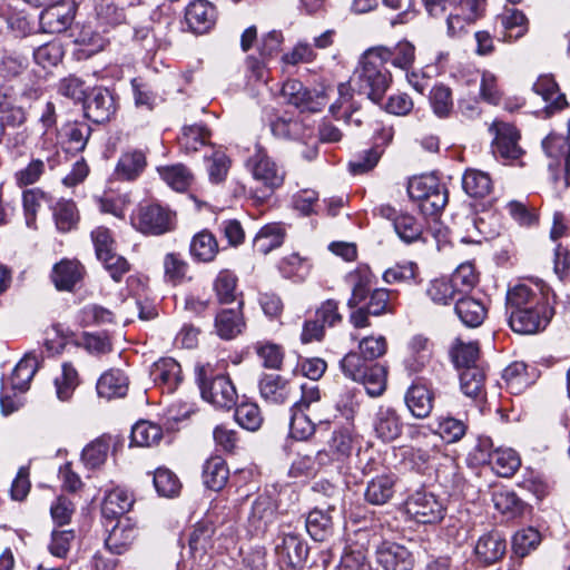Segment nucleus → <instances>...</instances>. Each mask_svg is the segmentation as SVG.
<instances>
[{
	"instance_id": "f257e3e1",
	"label": "nucleus",
	"mask_w": 570,
	"mask_h": 570,
	"mask_svg": "<svg viewBox=\"0 0 570 570\" xmlns=\"http://www.w3.org/2000/svg\"><path fill=\"white\" fill-rule=\"evenodd\" d=\"M389 348L383 335H368L360 340L358 352L351 351L340 362L345 377L361 383L372 397L381 396L387 384V367L375 362L383 357Z\"/></svg>"
},
{
	"instance_id": "f03ea898",
	"label": "nucleus",
	"mask_w": 570,
	"mask_h": 570,
	"mask_svg": "<svg viewBox=\"0 0 570 570\" xmlns=\"http://www.w3.org/2000/svg\"><path fill=\"white\" fill-rule=\"evenodd\" d=\"M391 49L374 47L366 50L355 71L360 92L366 95L372 101L380 102L391 82V73L386 68L390 61Z\"/></svg>"
},
{
	"instance_id": "7ed1b4c3",
	"label": "nucleus",
	"mask_w": 570,
	"mask_h": 570,
	"mask_svg": "<svg viewBox=\"0 0 570 570\" xmlns=\"http://www.w3.org/2000/svg\"><path fill=\"white\" fill-rule=\"evenodd\" d=\"M407 194L425 216L436 215L448 203L446 188L433 175L413 177L409 181Z\"/></svg>"
},
{
	"instance_id": "20e7f679",
	"label": "nucleus",
	"mask_w": 570,
	"mask_h": 570,
	"mask_svg": "<svg viewBox=\"0 0 570 570\" xmlns=\"http://www.w3.org/2000/svg\"><path fill=\"white\" fill-rule=\"evenodd\" d=\"M132 226L145 235L159 236L175 228L176 215L157 203H141L131 216Z\"/></svg>"
},
{
	"instance_id": "39448f33",
	"label": "nucleus",
	"mask_w": 570,
	"mask_h": 570,
	"mask_svg": "<svg viewBox=\"0 0 570 570\" xmlns=\"http://www.w3.org/2000/svg\"><path fill=\"white\" fill-rule=\"evenodd\" d=\"M485 0H456L446 14V33L460 38L483 16Z\"/></svg>"
},
{
	"instance_id": "423d86ee",
	"label": "nucleus",
	"mask_w": 570,
	"mask_h": 570,
	"mask_svg": "<svg viewBox=\"0 0 570 570\" xmlns=\"http://www.w3.org/2000/svg\"><path fill=\"white\" fill-rule=\"evenodd\" d=\"M405 512L414 521L432 524L441 521L445 514L443 502L432 492L415 491L405 501Z\"/></svg>"
},
{
	"instance_id": "0eeeda50",
	"label": "nucleus",
	"mask_w": 570,
	"mask_h": 570,
	"mask_svg": "<svg viewBox=\"0 0 570 570\" xmlns=\"http://www.w3.org/2000/svg\"><path fill=\"white\" fill-rule=\"evenodd\" d=\"M246 168L255 181L269 193L279 188L285 179V171L267 155L266 150L257 147L246 160Z\"/></svg>"
},
{
	"instance_id": "6e6552de",
	"label": "nucleus",
	"mask_w": 570,
	"mask_h": 570,
	"mask_svg": "<svg viewBox=\"0 0 570 570\" xmlns=\"http://www.w3.org/2000/svg\"><path fill=\"white\" fill-rule=\"evenodd\" d=\"M205 366L198 367V381L202 396L218 409L229 410L235 406L237 392L230 379L226 375H217L210 382L204 377Z\"/></svg>"
},
{
	"instance_id": "1a4fd4ad",
	"label": "nucleus",
	"mask_w": 570,
	"mask_h": 570,
	"mask_svg": "<svg viewBox=\"0 0 570 570\" xmlns=\"http://www.w3.org/2000/svg\"><path fill=\"white\" fill-rule=\"evenodd\" d=\"M261 397L271 405H284L297 394L298 385L279 374H263L258 380Z\"/></svg>"
},
{
	"instance_id": "9d476101",
	"label": "nucleus",
	"mask_w": 570,
	"mask_h": 570,
	"mask_svg": "<svg viewBox=\"0 0 570 570\" xmlns=\"http://www.w3.org/2000/svg\"><path fill=\"white\" fill-rule=\"evenodd\" d=\"M284 99L298 108L301 111L317 112L327 104V94L325 90L311 91L296 79L287 80L282 88Z\"/></svg>"
},
{
	"instance_id": "9b49d317",
	"label": "nucleus",
	"mask_w": 570,
	"mask_h": 570,
	"mask_svg": "<svg viewBox=\"0 0 570 570\" xmlns=\"http://www.w3.org/2000/svg\"><path fill=\"white\" fill-rule=\"evenodd\" d=\"M552 311L548 304L529 307L510 313L509 324L519 334H534L546 328Z\"/></svg>"
},
{
	"instance_id": "f8f14e48",
	"label": "nucleus",
	"mask_w": 570,
	"mask_h": 570,
	"mask_svg": "<svg viewBox=\"0 0 570 570\" xmlns=\"http://www.w3.org/2000/svg\"><path fill=\"white\" fill-rule=\"evenodd\" d=\"M490 131L495 135L492 148L497 157L517 160L522 156L523 150L519 146L520 134L513 125L497 120L491 125Z\"/></svg>"
},
{
	"instance_id": "ddd939ff",
	"label": "nucleus",
	"mask_w": 570,
	"mask_h": 570,
	"mask_svg": "<svg viewBox=\"0 0 570 570\" xmlns=\"http://www.w3.org/2000/svg\"><path fill=\"white\" fill-rule=\"evenodd\" d=\"M75 14V2L71 0H60L40 13V29L46 33L63 32L71 26Z\"/></svg>"
},
{
	"instance_id": "4468645a",
	"label": "nucleus",
	"mask_w": 570,
	"mask_h": 570,
	"mask_svg": "<svg viewBox=\"0 0 570 570\" xmlns=\"http://www.w3.org/2000/svg\"><path fill=\"white\" fill-rule=\"evenodd\" d=\"M548 304L547 295L539 284H518L507 293V308L515 312Z\"/></svg>"
},
{
	"instance_id": "2eb2a0df",
	"label": "nucleus",
	"mask_w": 570,
	"mask_h": 570,
	"mask_svg": "<svg viewBox=\"0 0 570 570\" xmlns=\"http://www.w3.org/2000/svg\"><path fill=\"white\" fill-rule=\"evenodd\" d=\"M328 451L316 453L320 465H326L332 461H343L348 458L354 449V435L348 428L335 430L327 442Z\"/></svg>"
},
{
	"instance_id": "dca6fc26",
	"label": "nucleus",
	"mask_w": 570,
	"mask_h": 570,
	"mask_svg": "<svg viewBox=\"0 0 570 570\" xmlns=\"http://www.w3.org/2000/svg\"><path fill=\"white\" fill-rule=\"evenodd\" d=\"M136 4L137 0H100L96 6L97 21L107 31L126 22L128 10Z\"/></svg>"
},
{
	"instance_id": "f3484780",
	"label": "nucleus",
	"mask_w": 570,
	"mask_h": 570,
	"mask_svg": "<svg viewBox=\"0 0 570 570\" xmlns=\"http://www.w3.org/2000/svg\"><path fill=\"white\" fill-rule=\"evenodd\" d=\"M376 561L385 570H412L414 559L402 544L384 541L376 549Z\"/></svg>"
},
{
	"instance_id": "a211bd4d",
	"label": "nucleus",
	"mask_w": 570,
	"mask_h": 570,
	"mask_svg": "<svg viewBox=\"0 0 570 570\" xmlns=\"http://www.w3.org/2000/svg\"><path fill=\"white\" fill-rule=\"evenodd\" d=\"M116 112V101L108 89L97 88L86 100L85 115L96 124L109 121Z\"/></svg>"
},
{
	"instance_id": "6ab92c4d",
	"label": "nucleus",
	"mask_w": 570,
	"mask_h": 570,
	"mask_svg": "<svg viewBox=\"0 0 570 570\" xmlns=\"http://www.w3.org/2000/svg\"><path fill=\"white\" fill-rule=\"evenodd\" d=\"M150 376L163 393L171 394L183 381L181 367L171 357H163L153 364Z\"/></svg>"
},
{
	"instance_id": "aec40b11",
	"label": "nucleus",
	"mask_w": 570,
	"mask_h": 570,
	"mask_svg": "<svg viewBox=\"0 0 570 570\" xmlns=\"http://www.w3.org/2000/svg\"><path fill=\"white\" fill-rule=\"evenodd\" d=\"M375 435L383 442H392L401 436L403 422L395 409L381 405L373 417Z\"/></svg>"
},
{
	"instance_id": "412c9836",
	"label": "nucleus",
	"mask_w": 570,
	"mask_h": 570,
	"mask_svg": "<svg viewBox=\"0 0 570 570\" xmlns=\"http://www.w3.org/2000/svg\"><path fill=\"white\" fill-rule=\"evenodd\" d=\"M185 20L193 32L203 35L215 24V7L207 0H194L185 9Z\"/></svg>"
},
{
	"instance_id": "4be33fe9",
	"label": "nucleus",
	"mask_w": 570,
	"mask_h": 570,
	"mask_svg": "<svg viewBox=\"0 0 570 570\" xmlns=\"http://www.w3.org/2000/svg\"><path fill=\"white\" fill-rule=\"evenodd\" d=\"M86 274L83 265L78 259H61L51 271V281L59 291H72Z\"/></svg>"
},
{
	"instance_id": "5701e85b",
	"label": "nucleus",
	"mask_w": 570,
	"mask_h": 570,
	"mask_svg": "<svg viewBox=\"0 0 570 570\" xmlns=\"http://www.w3.org/2000/svg\"><path fill=\"white\" fill-rule=\"evenodd\" d=\"M495 29L504 41L518 40L528 31V19L522 11L507 8L497 17Z\"/></svg>"
},
{
	"instance_id": "b1692460",
	"label": "nucleus",
	"mask_w": 570,
	"mask_h": 570,
	"mask_svg": "<svg viewBox=\"0 0 570 570\" xmlns=\"http://www.w3.org/2000/svg\"><path fill=\"white\" fill-rule=\"evenodd\" d=\"M147 166L146 153L139 149L128 150L119 157L114 176L117 180H136Z\"/></svg>"
},
{
	"instance_id": "393cba45",
	"label": "nucleus",
	"mask_w": 570,
	"mask_h": 570,
	"mask_svg": "<svg viewBox=\"0 0 570 570\" xmlns=\"http://www.w3.org/2000/svg\"><path fill=\"white\" fill-rule=\"evenodd\" d=\"M405 404L416 419L428 417L434 405V393L424 384L414 383L405 393Z\"/></svg>"
},
{
	"instance_id": "a878e982",
	"label": "nucleus",
	"mask_w": 570,
	"mask_h": 570,
	"mask_svg": "<svg viewBox=\"0 0 570 570\" xmlns=\"http://www.w3.org/2000/svg\"><path fill=\"white\" fill-rule=\"evenodd\" d=\"M137 534L138 529L130 521V519H120L109 531V534L105 541L106 548L111 553L121 554L134 543Z\"/></svg>"
},
{
	"instance_id": "bb28decb",
	"label": "nucleus",
	"mask_w": 570,
	"mask_h": 570,
	"mask_svg": "<svg viewBox=\"0 0 570 570\" xmlns=\"http://www.w3.org/2000/svg\"><path fill=\"white\" fill-rule=\"evenodd\" d=\"M39 366V360L36 354H27L13 368L10 377L2 384V389L8 386L18 392H24L35 376Z\"/></svg>"
},
{
	"instance_id": "cd10ccee",
	"label": "nucleus",
	"mask_w": 570,
	"mask_h": 570,
	"mask_svg": "<svg viewBox=\"0 0 570 570\" xmlns=\"http://www.w3.org/2000/svg\"><path fill=\"white\" fill-rule=\"evenodd\" d=\"M505 539L498 531L484 533L474 547L478 559L487 564L499 561L505 554Z\"/></svg>"
},
{
	"instance_id": "c85d7f7f",
	"label": "nucleus",
	"mask_w": 570,
	"mask_h": 570,
	"mask_svg": "<svg viewBox=\"0 0 570 570\" xmlns=\"http://www.w3.org/2000/svg\"><path fill=\"white\" fill-rule=\"evenodd\" d=\"M352 294L347 299V307L354 308L365 302L373 284V275L367 266H358L347 275Z\"/></svg>"
},
{
	"instance_id": "c756f323",
	"label": "nucleus",
	"mask_w": 570,
	"mask_h": 570,
	"mask_svg": "<svg viewBox=\"0 0 570 570\" xmlns=\"http://www.w3.org/2000/svg\"><path fill=\"white\" fill-rule=\"evenodd\" d=\"M97 393L107 400L124 397L129 389L128 376L120 370L105 372L97 382Z\"/></svg>"
},
{
	"instance_id": "7c9ffc66",
	"label": "nucleus",
	"mask_w": 570,
	"mask_h": 570,
	"mask_svg": "<svg viewBox=\"0 0 570 570\" xmlns=\"http://www.w3.org/2000/svg\"><path fill=\"white\" fill-rule=\"evenodd\" d=\"M396 476L393 474H381L373 478L365 489L364 498L373 505L387 503L395 493Z\"/></svg>"
},
{
	"instance_id": "2f4dec72",
	"label": "nucleus",
	"mask_w": 570,
	"mask_h": 570,
	"mask_svg": "<svg viewBox=\"0 0 570 570\" xmlns=\"http://www.w3.org/2000/svg\"><path fill=\"white\" fill-rule=\"evenodd\" d=\"M275 517L276 504L274 500L269 495L262 494L253 502L248 522L255 533H263L268 524L275 520Z\"/></svg>"
},
{
	"instance_id": "473e14b6",
	"label": "nucleus",
	"mask_w": 570,
	"mask_h": 570,
	"mask_svg": "<svg viewBox=\"0 0 570 570\" xmlns=\"http://www.w3.org/2000/svg\"><path fill=\"white\" fill-rule=\"evenodd\" d=\"M454 311L460 321L468 327L480 326L488 314V308L483 302L471 296L459 298Z\"/></svg>"
},
{
	"instance_id": "72a5a7b5",
	"label": "nucleus",
	"mask_w": 570,
	"mask_h": 570,
	"mask_svg": "<svg viewBox=\"0 0 570 570\" xmlns=\"http://www.w3.org/2000/svg\"><path fill=\"white\" fill-rule=\"evenodd\" d=\"M279 558L291 567L302 566L307 556V544L296 534H284L282 543L276 547Z\"/></svg>"
},
{
	"instance_id": "f704fd0d",
	"label": "nucleus",
	"mask_w": 570,
	"mask_h": 570,
	"mask_svg": "<svg viewBox=\"0 0 570 570\" xmlns=\"http://www.w3.org/2000/svg\"><path fill=\"white\" fill-rule=\"evenodd\" d=\"M286 236V227L283 223H269L264 225L256 234L254 248L256 252L266 255L279 247Z\"/></svg>"
},
{
	"instance_id": "c9c22d12",
	"label": "nucleus",
	"mask_w": 570,
	"mask_h": 570,
	"mask_svg": "<svg viewBox=\"0 0 570 570\" xmlns=\"http://www.w3.org/2000/svg\"><path fill=\"white\" fill-rule=\"evenodd\" d=\"M533 90L542 97L549 111L561 110L567 106L566 97L560 92L559 86L552 76H540L533 85Z\"/></svg>"
},
{
	"instance_id": "e433bc0d",
	"label": "nucleus",
	"mask_w": 570,
	"mask_h": 570,
	"mask_svg": "<svg viewBox=\"0 0 570 570\" xmlns=\"http://www.w3.org/2000/svg\"><path fill=\"white\" fill-rule=\"evenodd\" d=\"M210 139V131L203 124L184 126L177 142L181 151L193 154L198 151L203 146L207 145Z\"/></svg>"
},
{
	"instance_id": "4c0bfd02",
	"label": "nucleus",
	"mask_w": 570,
	"mask_h": 570,
	"mask_svg": "<svg viewBox=\"0 0 570 570\" xmlns=\"http://www.w3.org/2000/svg\"><path fill=\"white\" fill-rule=\"evenodd\" d=\"M189 252L191 257L198 262H213L219 252L216 236L207 229L197 233L191 238Z\"/></svg>"
},
{
	"instance_id": "58836bf2",
	"label": "nucleus",
	"mask_w": 570,
	"mask_h": 570,
	"mask_svg": "<svg viewBox=\"0 0 570 570\" xmlns=\"http://www.w3.org/2000/svg\"><path fill=\"white\" fill-rule=\"evenodd\" d=\"M91 126L85 120L69 121L62 127V136L69 151H82L91 136Z\"/></svg>"
},
{
	"instance_id": "ea45409f",
	"label": "nucleus",
	"mask_w": 570,
	"mask_h": 570,
	"mask_svg": "<svg viewBox=\"0 0 570 570\" xmlns=\"http://www.w3.org/2000/svg\"><path fill=\"white\" fill-rule=\"evenodd\" d=\"M229 476V470L222 456H210L204 464L203 481L204 484L214 491L222 490Z\"/></svg>"
},
{
	"instance_id": "a19ab883",
	"label": "nucleus",
	"mask_w": 570,
	"mask_h": 570,
	"mask_svg": "<svg viewBox=\"0 0 570 570\" xmlns=\"http://www.w3.org/2000/svg\"><path fill=\"white\" fill-rule=\"evenodd\" d=\"M432 431L445 443L452 444L459 442L466 434L468 424L451 415H439L435 417V428Z\"/></svg>"
},
{
	"instance_id": "79ce46f5",
	"label": "nucleus",
	"mask_w": 570,
	"mask_h": 570,
	"mask_svg": "<svg viewBox=\"0 0 570 570\" xmlns=\"http://www.w3.org/2000/svg\"><path fill=\"white\" fill-rule=\"evenodd\" d=\"M134 504L131 494L124 489H114L105 497L101 513L107 519H115L127 513Z\"/></svg>"
},
{
	"instance_id": "37998d69",
	"label": "nucleus",
	"mask_w": 570,
	"mask_h": 570,
	"mask_svg": "<svg viewBox=\"0 0 570 570\" xmlns=\"http://www.w3.org/2000/svg\"><path fill=\"white\" fill-rule=\"evenodd\" d=\"M334 510L313 509L306 518V530L315 541H323L331 533L333 528V518L331 513Z\"/></svg>"
},
{
	"instance_id": "c03bdc74",
	"label": "nucleus",
	"mask_w": 570,
	"mask_h": 570,
	"mask_svg": "<svg viewBox=\"0 0 570 570\" xmlns=\"http://www.w3.org/2000/svg\"><path fill=\"white\" fill-rule=\"evenodd\" d=\"M489 464L499 476L510 478L520 468L521 459L517 451L511 448H497Z\"/></svg>"
},
{
	"instance_id": "a18cd8bd",
	"label": "nucleus",
	"mask_w": 570,
	"mask_h": 570,
	"mask_svg": "<svg viewBox=\"0 0 570 570\" xmlns=\"http://www.w3.org/2000/svg\"><path fill=\"white\" fill-rule=\"evenodd\" d=\"M464 191L474 198H483L492 190V179L489 174L478 169H466L462 177Z\"/></svg>"
},
{
	"instance_id": "49530a36",
	"label": "nucleus",
	"mask_w": 570,
	"mask_h": 570,
	"mask_svg": "<svg viewBox=\"0 0 570 570\" xmlns=\"http://www.w3.org/2000/svg\"><path fill=\"white\" fill-rule=\"evenodd\" d=\"M215 327L222 338L230 340L242 332L244 322L238 311L223 309L216 316Z\"/></svg>"
},
{
	"instance_id": "de8ad7c7",
	"label": "nucleus",
	"mask_w": 570,
	"mask_h": 570,
	"mask_svg": "<svg viewBox=\"0 0 570 570\" xmlns=\"http://www.w3.org/2000/svg\"><path fill=\"white\" fill-rule=\"evenodd\" d=\"M494 508L510 518L521 515L524 511V502L511 490L500 489L493 492Z\"/></svg>"
},
{
	"instance_id": "09e8293b",
	"label": "nucleus",
	"mask_w": 570,
	"mask_h": 570,
	"mask_svg": "<svg viewBox=\"0 0 570 570\" xmlns=\"http://www.w3.org/2000/svg\"><path fill=\"white\" fill-rule=\"evenodd\" d=\"M158 173L161 179L177 191L186 190L193 181L190 170L181 164L159 167Z\"/></svg>"
},
{
	"instance_id": "8fccbe9b",
	"label": "nucleus",
	"mask_w": 570,
	"mask_h": 570,
	"mask_svg": "<svg viewBox=\"0 0 570 570\" xmlns=\"http://www.w3.org/2000/svg\"><path fill=\"white\" fill-rule=\"evenodd\" d=\"M53 218L60 232H69L79 220L78 209L72 200L60 199L52 207Z\"/></svg>"
},
{
	"instance_id": "3c124183",
	"label": "nucleus",
	"mask_w": 570,
	"mask_h": 570,
	"mask_svg": "<svg viewBox=\"0 0 570 570\" xmlns=\"http://www.w3.org/2000/svg\"><path fill=\"white\" fill-rule=\"evenodd\" d=\"M395 293L386 288H375L370 292L367 303L364 305L372 316H382L394 313Z\"/></svg>"
},
{
	"instance_id": "603ef678",
	"label": "nucleus",
	"mask_w": 570,
	"mask_h": 570,
	"mask_svg": "<svg viewBox=\"0 0 570 570\" xmlns=\"http://www.w3.org/2000/svg\"><path fill=\"white\" fill-rule=\"evenodd\" d=\"M161 438V428L150 421H139L131 429V443L137 446L155 445Z\"/></svg>"
},
{
	"instance_id": "864d4df0",
	"label": "nucleus",
	"mask_w": 570,
	"mask_h": 570,
	"mask_svg": "<svg viewBox=\"0 0 570 570\" xmlns=\"http://www.w3.org/2000/svg\"><path fill=\"white\" fill-rule=\"evenodd\" d=\"M480 347L476 342H463L456 338L451 348V357L456 367L468 368V366H476Z\"/></svg>"
},
{
	"instance_id": "5fc2aeb1",
	"label": "nucleus",
	"mask_w": 570,
	"mask_h": 570,
	"mask_svg": "<svg viewBox=\"0 0 570 570\" xmlns=\"http://www.w3.org/2000/svg\"><path fill=\"white\" fill-rule=\"evenodd\" d=\"M485 375L479 366H468L460 374V384L462 392L472 399H478L483 394Z\"/></svg>"
},
{
	"instance_id": "6e6d98bb",
	"label": "nucleus",
	"mask_w": 570,
	"mask_h": 570,
	"mask_svg": "<svg viewBox=\"0 0 570 570\" xmlns=\"http://www.w3.org/2000/svg\"><path fill=\"white\" fill-rule=\"evenodd\" d=\"M527 368L523 362H514L504 368L502 379L512 394H520L529 386Z\"/></svg>"
},
{
	"instance_id": "4d7b16f0",
	"label": "nucleus",
	"mask_w": 570,
	"mask_h": 570,
	"mask_svg": "<svg viewBox=\"0 0 570 570\" xmlns=\"http://www.w3.org/2000/svg\"><path fill=\"white\" fill-rule=\"evenodd\" d=\"M411 352L405 358V367L410 373L421 372L431 360V351L425 338L416 337L412 341Z\"/></svg>"
},
{
	"instance_id": "13d9d810",
	"label": "nucleus",
	"mask_w": 570,
	"mask_h": 570,
	"mask_svg": "<svg viewBox=\"0 0 570 570\" xmlns=\"http://www.w3.org/2000/svg\"><path fill=\"white\" fill-rule=\"evenodd\" d=\"M214 291L217 298L223 304L232 303L237 296V277L229 269H222L215 281Z\"/></svg>"
},
{
	"instance_id": "bf43d9fd",
	"label": "nucleus",
	"mask_w": 570,
	"mask_h": 570,
	"mask_svg": "<svg viewBox=\"0 0 570 570\" xmlns=\"http://www.w3.org/2000/svg\"><path fill=\"white\" fill-rule=\"evenodd\" d=\"M79 384L77 370L70 363H63L61 374L55 379L57 397L60 401L69 400Z\"/></svg>"
},
{
	"instance_id": "052dcab7",
	"label": "nucleus",
	"mask_w": 570,
	"mask_h": 570,
	"mask_svg": "<svg viewBox=\"0 0 570 570\" xmlns=\"http://www.w3.org/2000/svg\"><path fill=\"white\" fill-rule=\"evenodd\" d=\"M393 226L399 237L406 244L421 239L423 228L416 218L409 214H400L393 219Z\"/></svg>"
},
{
	"instance_id": "680f3d73",
	"label": "nucleus",
	"mask_w": 570,
	"mask_h": 570,
	"mask_svg": "<svg viewBox=\"0 0 570 570\" xmlns=\"http://www.w3.org/2000/svg\"><path fill=\"white\" fill-rule=\"evenodd\" d=\"M96 204L100 213L124 219L130 204V199L126 194H105L96 198Z\"/></svg>"
},
{
	"instance_id": "e2e57ef3",
	"label": "nucleus",
	"mask_w": 570,
	"mask_h": 570,
	"mask_svg": "<svg viewBox=\"0 0 570 570\" xmlns=\"http://www.w3.org/2000/svg\"><path fill=\"white\" fill-rule=\"evenodd\" d=\"M154 485L159 495L174 498L179 494L181 483L178 476L167 468H158L154 473Z\"/></svg>"
},
{
	"instance_id": "0e129e2a",
	"label": "nucleus",
	"mask_w": 570,
	"mask_h": 570,
	"mask_svg": "<svg viewBox=\"0 0 570 570\" xmlns=\"http://www.w3.org/2000/svg\"><path fill=\"white\" fill-rule=\"evenodd\" d=\"M430 105L439 118L449 117L453 110L451 89L443 83L435 85L430 92Z\"/></svg>"
},
{
	"instance_id": "69168bd1",
	"label": "nucleus",
	"mask_w": 570,
	"mask_h": 570,
	"mask_svg": "<svg viewBox=\"0 0 570 570\" xmlns=\"http://www.w3.org/2000/svg\"><path fill=\"white\" fill-rule=\"evenodd\" d=\"M426 293L435 304L440 305H448L456 295H460L450 276L431 281Z\"/></svg>"
},
{
	"instance_id": "338daca9",
	"label": "nucleus",
	"mask_w": 570,
	"mask_h": 570,
	"mask_svg": "<svg viewBox=\"0 0 570 570\" xmlns=\"http://www.w3.org/2000/svg\"><path fill=\"white\" fill-rule=\"evenodd\" d=\"M235 420L248 431H257L263 423V415L259 406L253 402H243L235 410Z\"/></svg>"
},
{
	"instance_id": "774afa93",
	"label": "nucleus",
	"mask_w": 570,
	"mask_h": 570,
	"mask_svg": "<svg viewBox=\"0 0 570 570\" xmlns=\"http://www.w3.org/2000/svg\"><path fill=\"white\" fill-rule=\"evenodd\" d=\"M454 287L460 294L468 293L474 288L479 282V274L471 262L460 264L450 275Z\"/></svg>"
}]
</instances>
